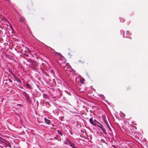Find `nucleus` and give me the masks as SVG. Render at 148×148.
<instances>
[{"label": "nucleus", "mask_w": 148, "mask_h": 148, "mask_svg": "<svg viewBox=\"0 0 148 148\" xmlns=\"http://www.w3.org/2000/svg\"><path fill=\"white\" fill-rule=\"evenodd\" d=\"M89 121L90 123L93 125L96 126L97 125V123H98V122L96 121V119H94L93 120L92 118H90L89 119Z\"/></svg>", "instance_id": "nucleus-1"}, {"label": "nucleus", "mask_w": 148, "mask_h": 148, "mask_svg": "<svg viewBox=\"0 0 148 148\" xmlns=\"http://www.w3.org/2000/svg\"><path fill=\"white\" fill-rule=\"evenodd\" d=\"M30 67L33 69H34L36 67L37 65V63L34 60L30 61Z\"/></svg>", "instance_id": "nucleus-2"}, {"label": "nucleus", "mask_w": 148, "mask_h": 148, "mask_svg": "<svg viewBox=\"0 0 148 148\" xmlns=\"http://www.w3.org/2000/svg\"><path fill=\"white\" fill-rule=\"evenodd\" d=\"M69 65V64L67 63H62V64L61 65V66L63 67H64V68L65 70H66L68 68H70V69L71 68V66H69L68 67H65V66H67Z\"/></svg>", "instance_id": "nucleus-3"}, {"label": "nucleus", "mask_w": 148, "mask_h": 148, "mask_svg": "<svg viewBox=\"0 0 148 148\" xmlns=\"http://www.w3.org/2000/svg\"><path fill=\"white\" fill-rule=\"evenodd\" d=\"M44 120L45 123L48 125H49L51 124V122L50 121L46 118H44Z\"/></svg>", "instance_id": "nucleus-4"}, {"label": "nucleus", "mask_w": 148, "mask_h": 148, "mask_svg": "<svg viewBox=\"0 0 148 148\" xmlns=\"http://www.w3.org/2000/svg\"><path fill=\"white\" fill-rule=\"evenodd\" d=\"M25 96L26 98V99L27 100V101H28L29 99V95L26 93H25Z\"/></svg>", "instance_id": "nucleus-5"}, {"label": "nucleus", "mask_w": 148, "mask_h": 148, "mask_svg": "<svg viewBox=\"0 0 148 148\" xmlns=\"http://www.w3.org/2000/svg\"><path fill=\"white\" fill-rule=\"evenodd\" d=\"M69 145L70 146L73 148H77L76 147H75L74 144L72 142H70Z\"/></svg>", "instance_id": "nucleus-6"}, {"label": "nucleus", "mask_w": 148, "mask_h": 148, "mask_svg": "<svg viewBox=\"0 0 148 148\" xmlns=\"http://www.w3.org/2000/svg\"><path fill=\"white\" fill-rule=\"evenodd\" d=\"M15 79L18 82L21 83V80L18 77H14Z\"/></svg>", "instance_id": "nucleus-7"}, {"label": "nucleus", "mask_w": 148, "mask_h": 148, "mask_svg": "<svg viewBox=\"0 0 148 148\" xmlns=\"http://www.w3.org/2000/svg\"><path fill=\"white\" fill-rule=\"evenodd\" d=\"M57 132H58V134H60L61 136H62L63 135L62 132L61 130H57Z\"/></svg>", "instance_id": "nucleus-8"}, {"label": "nucleus", "mask_w": 148, "mask_h": 148, "mask_svg": "<svg viewBox=\"0 0 148 148\" xmlns=\"http://www.w3.org/2000/svg\"><path fill=\"white\" fill-rule=\"evenodd\" d=\"M84 78H81L80 79V82L82 83L83 84L84 81Z\"/></svg>", "instance_id": "nucleus-9"}, {"label": "nucleus", "mask_w": 148, "mask_h": 148, "mask_svg": "<svg viewBox=\"0 0 148 148\" xmlns=\"http://www.w3.org/2000/svg\"><path fill=\"white\" fill-rule=\"evenodd\" d=\"M26 86L29 89H31V87L29 84H26Z\"/></svg>", "instance_id": "nucleus-10"}, {"label": "nucleus", "mask_w": 148, "mask_h": 148, "mask_svg": "<svg viewBox=\"0 0 148 148\" xmlns=\"http://www.w3.org/2000/svg\"><path fill=\"white\" fill-rule=\"evenodd\" d=\"M126 34L128 35H131V33L128 31H127L126 32Z\"/></svg>", "instance_id": "nucleus-11"}, {"label": "nucleus", "mask_w": 148, "mask_h": 148, "mask_svg": "<svg viewBox=\"0 0 148 148\" xmlns=\"http://www.w3.org/2000/svg\"><path fill=\"white\" fill-rule=\"evenodd\" d=\"M20 21L21 22H23L24 21V19L23 18H21L20 19Z\"/></svg>", "instance_id": "nucleus-12"}, {"label": "nucleus", "mask_w": 148, "mask_h": 148, "mask_svg": "<svg viewBox=\"0 0 148 148\" xmlns=\"http://www.w3.org/2000/svg\"><path fill=\"white\" fill-rule=\"evenodd\" d=\"M124 21V20L123 18H121L120 19V21L121 22H123Z\"/></svg>", "instance_id": "nucleus-13"}, {"label": "nucleus", "mask_w": 148, "mask_h": 148, "mask_svg": "<svg viewBox=\"0 0 148 148\" xmlns=\"http://www.w3.org/2000/svg\"><path fill=\"white\" fill-rule=\"evenodd\" d=\"M101 141L102 143H105V140L103 139H101Z\"/></svg>", "instance_id": "nucleus-14"}, {"label": "nucleus", "mask_w": 148, "mask_h": 148, "mask_svg": "<svg viewBox=\"0 0 148 148\" xmlns=\"http://www.w3.org/2000/svg\"><path fill=\"white\" fill-rule=\"evenodd\" d=\"M99 127H100L103 131H104L102 127V126H99Z\"/></svg>", "instance_id": "nucleus-15"}, {"label": "nucleus", "mask_w": 148, "mask_h": 148, "mask_svg": "<svg viewBox=\"0 0 148 148\" xmlns=\"http://www.w3.org/2000/svg\"><path fill=\"white\" fill-rule=\"evenodd\" d=\"M66 141H67V142L68 143H69H69H70V142H70V140H67V139H66Z\"/></svg>", "instance_id": "nucleus-16"}, {"label": "nucleus", "mask_w": 148, "mask_h": 148, "mask_svg": "<svg viewBox=\"0 0 148 148\" xmlns=\"http://www.w3.org/2000/svg\"><path fill=\"white\" fill-rule=\"evenodd\" d=\"M64 144L66 145H68V144L67 143V142H64Z\"/></svg>", "instance_id": "nucleus-17"}, {"label": "nucleus", "mask_w": 148, "mask_h": 148, "mask_svg": "<svg viewBox=\"0 0 148 148\" xmlns=\"http://www.w3.org/2000/svg\"><path fill=\"white\" fill-rule=\"evenodd\" d=\"M67 126V128L68 129H69V128H70V127L69 126Z\"/></svg>", "instance_id": "nucleus-18"}, {"label": "nucleus", "mask_w": 148, "mask_h": 148, "mask_svg": "<svg viewBox=\"0 0 148 148\" xmlns=\"http://www.w3.org/2000/svg\"><path fill=\"white\" fill-rule=\"evenodd\" d=\"M103 137H104L105 138H106V136H103Z\"/></svg>", "instance_id": "nucleus-19"}, {"label": "nucleus", "mask_w": 148, "mask_h": 148, "mask_svg": "<svg viewBox=\"0 0 148 148\" xmlns=\"http://www.w3.org/2000/svg\"><path fill=\"white\" fill-rule=\"evenodd\" d=\"M38 123H42V122H38Z\"/></svg>", "instance_id": "nucleus-20"}, {"label": "nucleus", "mask_w": 148, "mask_h": 148, "mask_svg": "<svg viewBox=\"0 0 148 148\" xmlns=\"http://www.w3.org/2000/svg\"><path fill=\"white\" fill-rule=\"evenodd\" d=\"M70 132V133L71 134H72V133H71V132Z\"/></svg>", "instance_id": "nucleus-21"}]
</instances>
